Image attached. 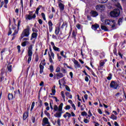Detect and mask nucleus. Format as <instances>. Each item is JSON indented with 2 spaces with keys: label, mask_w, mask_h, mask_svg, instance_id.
I'll use <instances>...</instances> for the list:
<instances>
[{
  "label": "nucleus",
  "mask_w": 126,
  "mask_h": 126,
  "mask_svg": "<svg viewBox=\"0 0 126 126\" xmlns=\"http://www.w3.org/2000/svg\"><path fill=\"white\" fill-rule=\"evenodd\" d=\"M51 46H52L53 49L54 51H56L57 52H60V48L56 47V46H55V43L54 42H51Z\"/></svg>",
  "instance_id": "9d476101"
},
{
  "label": "nucleus",
  "mask_w": 126,
  "mask_h": 126,
  "mask_svg": "<svg viewBox=\"0 0 126 126\" xmlns=\"http://www.w3.org/2000/svg\"><path fill=\"white\" fill-rule=\"evenodd\" d=\"M84 123H85V124H88V123H89V120H88V119H84Z\"/></svg>",
  "instance_id": "6e6d98bb"
},
{
  "label": "nucleus",
  "mask_w": 126,
  "mask_h": 126,
  "mask_svg": "<svg viewBox=\"0 0 126 126\" xmlns=\"http://www.w3.org/2000/svg\"><path fill=\"white\" fill-rule=\"evenodd\" d=\"M120 13L121 11H120V9L117 8L111 11L110 13V15L111 17H118V16H119Z\"/></svg>",
  "instance_id": "20e7f679"
},
{
  "label": "nucleus",
  "mask_w": 126,
  "mask_h": 126,
  "mask_svg": "<svg viewBox=\"0 0 126 126\" xmlns=\"http://www.w3.org/2000/svg\"><path fill=\"white\" fill-rule=\"evenodd\" d=\"M17 48V49H18V53H20V52H21L20 46L18 45Z\"/></svg>",
  "instance_id": "e2e57ef3"
},
{
  "label": "nucleus",
  "mask_w": 126,
  "mask_h": 126,
  "mask_svg": "<svg viewBox=\"0 0 126 126\" xmlns=\"http://www.w3.org/2000/svg\"><path fill=\"white\" fill-rule=\"evenodd\" d=\"M100 27L102 30H104V31H108V28H106V26L101 25Z\"/></svg>",
  "instance_id": "b1692460"
},
{
  "label": "nucleus",
  "mask_w": 126,
  "mask_h": 126,
  "mask_svg": "<svg viewBox=\"0 0 126 126\" xmlns=\"http://www.w3.org/2000/svg\"><path fill=\"white\" fill-rule=\"evenodd\" d=\"M4 74V72H3V71H1L0 74V77H4L3 76Z\"/></svg>",
  "instance_id": "052dcab7"
},
{
  "label": "nucleus",
  "mask_w": 126,
  "mask_h": 126,
  "mask_svg": "<svg viewBox=\"0 0 126 126\" xmlns=\"http://www.w3.org/2000/svg\"><path fill=\"white\" fill-rule=\"evenodd\" d=\"M65 87L66 90H67V91H68V92H70V89L69 88V87L67 86V85H65Z\"/></svg>",
  "instance_id": "58836bf2"
},
{
  "label": "nucleus",
  "mask_w": 126,
  "mask_h": 126,
  "mask_svg": "<svg viewBox=\"0 0 126 126\" xmlns=\"http://www.w3.org/2000/svg\"><path fill=\"white\" fill-rule=\"evenodd\" d=\"M20 24H21V20H19L18 22V25H17L18 30H19V28L20 27Z\"/></svg>",
  "instance_id": "f704fd0d"
},
{
  "label": "nucleus",
  "mask_w": 126,
  "mask_h": 126,
  "mask_svg": "<svg viewBox=\"0 0 126 126\" xmlns=\"http://www.w3.org/2000/svg\"><path fill=\"white\" fill-rule=\"evenodd\" d=\"M123 19H124V18H121L118 20V25H121V24H122V23H123Z\"/></svg>",
  "instance_id": "393cba45"
},
{
  "label": "nucleus",
  "mask_w": 126,
  "mask_h": 126,
  "mask_svg": "<svg viewBox=\"0 0 126 126\" xmlns=\"http://www.w3.org/2000/svg\"><path fill=\"white\" fill-rule=\"evenodd\" d=\"M61 96L62 98H63L64 101L65 100V96H64V92L62 91L61 92Z\"/></svg>",
  "instance_id": "cd10ccee"
},
{
  "label": "nucleus",
  "mask_w": 126,
  "mask_h": 126,
  "mask_svg": "<svg viewBox=\"0 0 126 126\" xmlns=\"http://www.w3.org/2000/svg\"><path fill=\"white\" fill-rule=\"evenodd\" d=\"M46 60L44 59L43 61H41V63H40V64H41V65H46Z\"/></svg>",
  "instance_id": "bb28decb"
},
{
  "label": "nucleus",
  "mask_w": 126,
  "mask_h": 126,
  "mask_svg": "<svg viewBox=\"0 0 126 126\" xmlns=\"http://www.w3.org/2000/svg\"><path fill=\"white\" fill-rule=\"evenodd\" d=\"M28 40H29V38L28 37H25L23 39V41H28Z\"/></svg>",
  "instance_id": "0e129e2a"
},
{
  "label": "nucleus",
  "mask_w": 126,
  "mask_h": 126,
  "mask_svg": "<svg viewBox=\"0 0 126 126\" xmlns=\"http://www.w3.org/2000/svg\"><path fill=\"white\" fill-rule=\"evenodd\" d=\"M18 33V32L16 30H15L14 33H13L12 34V36H15V35L17 34Z\"/></svg>",
  "instance_id": "603ef678"
},
{
  "label": "nucleus",
  "mask_w": 126,
  "mask_h": 126,
  "mask_svg": "<svg viewBox=\"0 0 126 126\" xmlns=\"http://www.w3.org/2000/svg\"><path fill=\"white\" fill-rule=\"evenodd\" d=\"M61 56H62V57H63V58H65V59H66V56H64V55H63V51H62V52H61Z\"/></svg>",
  "instance_id": "864d4df0"
},
{
  "label": "nucleus",
  "mask_w": 126,
  "mask_h": 126,
  "mask_svg": "<svg viewBox=\"0 0 126 126\" xmlns=\"http://www.w3.org/2000/svg\"><path fill=\"white\" fill-rule=\"evenodd\" d=\"M31 60H32V56H29L28 59V63H30V62H31Z\"/></svg>",
  "instance_id": "4c0bfd02"
},
{
  "label": "nucleus",
  "mask_w": 126,
  "mask_h": 126,
  "mask_svg": "<svg viewBox=\"0 0 126 126\" xmlns=\"http://www.w3.org/2000/svg\"><path fill=\"white\" fill-rule=\"evenodd\" d=\"M56 72H60L61 71V68L58 66L56 69Z\"/></svg>",
  "instance_id": "79ce46f5"
},
{
  "label": "nucleus",
  "mask_w": 126,
  "mask_h": 126,
  "mask_svg": "<svg viewBox=\"0 0 126 126\" xmlns=\"http://www.w3.org/2000/svg\"><path fill=\"white\" fill-rule=\"evenodd\" d=\"M82 116H87V113L85 111L82 112L81 113Z\"/></svg>",
  "instance_id": "09e8293b"
},
{
  "label": "nucleus",
  "mask_w": 126,
  "mask_h": 126,
  "mask_svg": "<svg viewBox=\"0 0 126 126\" xmlns=\"http://www.w3.org/2000/svg\"><path fill=\"white\" fill-rule=\"evenodd\" d=\"M111 119H112V120H117V116H115V115L114 114H112L111 115Z\"/></svg>",
  "instance_id": "473e14b6"
},
{
  "label": "nucleus",
  "mask_w": 126,
  "mask_h": 126,
  "mask_svg": "<svg viewBox=\"0 0 126 126\" xmlns=\"http://www.w3.org/2000/svg\"><path fill=\"white\" fill-rule=\"evenodd\" d=\"M65 110H69V109H70V106L69 105H66L65 106Z\"/></svg>",
  "instance_id": "680f3d73"
},
{
  "label": "nucleus",
  "mask_w": 126,
  "mask_h": 126,
  "mask_svg": "<svg viewBox=\"0 0 126 126\" xmlns=\"http://www.w3.org/2000/svg\"><path fill=\"white\" fill-rule=\"evenodd\" d=\"M33 14V11H29V15H26V17H27L28 19L29 20H31V19H33L36 18V14H34L32 16V15Z\"/></svg>",
  "instance_id": "39448f33"
},
{
  "label": "nucleus",
  "mask_w": 126,
  "mask_h": 126,
  "mask_svg": "<svg viewBox=\"0 0 126 126\" xmlns=\"http://www.w3.org/2000/svg\"><path fill=\"white\" fill-rule=\"evenodd\" d=\"M65 94L68 98H69V99H72V95L70 94L69 93L66 92Z\"/></svg>",
  "instance_id": "4be33fe9"
},
{
  "label": "nucleus",
  "mask_w": 126,
  "mask_h": 126,
  "mask_svg": "<svg viewBox=\"0 0 126 126\" xmlns=\"http://www.w3.org/2000/svg\"><path fill=\"white\" fill-rule=\"evenodd\" d=\"M105 8V6L103 5H97L95 6V9L98 11H103Z\"/></svg>",
  "instance_id": "6e6552de"
},
{
  "label": "nucleus",
  "mask_w": 126,
  "mask_h": 126,
  "mask_svg": "<svg viewBox=\"0 0 126 126\" xmlns=\"http://www.w3.org/2000/svg\"><path fill=\"white\" fill-rule=\"evenodd\" d=\"M61 71L63 73H66V70L63 68H61Z\"/></svg>",
  "instance_id": "a18cd8bd"
},
{
  "label": "nucleus",
  "mask_w": 126,
  "mask_h": 126,
  "mask_svg": "<svg viewBox=\"0 0 126 126\" xmlns=\"http://www.w3.org/2000/svg\"><path fill=\"white\" fill-rule=\"evenodd\" d=\"M91 14L93 17H96V16H98V12L95 11H91Z\"/></svg>",
  "instance_id": "f8f14e48"
},
{
  "label": "nucleus",
  "mask_w": 126,
  "mask_h": 126,
  "mask_svg": "<svg viewBox=\"0 0 126 126\" xmlns=\"http://www.w3.org/2000/svg\"><path fill=\"white\" fill-rule=\"evenodd\" d=\"M51 53V57H52L53 59H54L55 58V54H54V53H53V52H50Z\"/></svg>",
  "instance_id": "bf43d9fd"
},
{
  "label": "nucleus",
  "mask_w": 126,
  "mask_h": 126,
  "mask_svg": "<svg viewBox=\"0 0 126 126\" xmlns=\"http://www.w3.org/2000/svg\"><path fill=\"white\" fill-rule=\"evenodd\" d=\"M71 106L73 108L74 111H75V110H76V108L75 107V105H74V104L72 103Z\"/></svg>",
  "instance_id": "13d9d810"
},
{
  "label": "nucleus",
  "mask_w": 126,
  "mask_h": 126,
  "mask_svg": "<svg viewBox=\"0 0 126 126\" xmlns=\"http://www.w3.org/2000/svg\"><path fill=\"white\" fill-rule=\"evenodd\" d=\"M108 1V0H98V2L100 3H106Z\"/></svg>",
  "instance_id": "7c9ffc66"
},
{
  "label": "nucleus",
  "mask_w": 126,
  "mask_h": 126,
  "mask_svg": "<svg viewBox=\"0 0 126 126\" xmlns=\"http://www.w3.org/2000/svg\"><path fill=\"white\" fill-rule=\"evenodd\" d=\"M28 118V112H25L23 116V120H26Z\"/></svg>",
  "instance_id": "412c9836"
},
{
  "label": "nucleus",
  "mask_w": 126,
  "mask_h": 126,
  "mask_svg": "<svg viewBox=\"0 0 126 126\" xmlns=\"http://www.w3.org/2000/svg\"><path fill=\"white\" fill-rule=\"evenodd\" d=\"M15 97L13 96V94H8V100H13Z\"/></svg>",
  "instance_id": "dca6fc26"
},
{
  "label": "nucleus",
  "mask_w": 126,
  "mask_h": 126,
  "mask_svg": "<svg viewBox=\"0 0 126 126\" xmlns=\"http://www.w3.org/2000/svg\"><path fill=\"white\" fill-rule=\"evenodd\" d=\"M30 35V27L27 26L26 29H24L21 34V38L22 39L24 37H29Z\"/></svg>",
  "instance_id": "f257e3e1"
},
{
  "label": "nucleus",
  "mask_w": 126,
  "mask_h": 126,
  "mask_svg": "<svg viewBox=\"0 0 126 126\" xmlns=\"http://www.w3.org/2000/svg\"><path fill=\"white\" fill-rule=\"evenodd\" d=\"M48 56L49 58L50 63H54V62H53V59H52V57L51 56V55L50 54V53H48Z\"/></svg>",
  "instance_id": "a878e982"
},
{
  "label": "nucleus",
  "mask_w": 126,
  "mask_h": 126,
  "mask_svg": "<svg viewBox=\"0 0 126 126\" xmlns=\"http://www.w3.org/2000/svg\"><path fill=\"white\" fill-rule=\"evenodd\" d=\"M76 33H75V32L73 31L72 33V38H74V39H76Z\"/></svg>",
  "instance_id": "2f4dec72"
},
{
  "label": "nucleus",
  "mask_w": 126,
  "mask_h": 126,
  "mask_svg": "<svg viewBox=\"0 0 126 126\" xmlns=\"http://www.w3.org/2000/svg\"><path fill=\"white\" fill-rule=\"evenodd\" d=\"M42 7V5H39L38 7L36 8V10H35V14L37 15H39V10L41 9Z\"/></svg>",
  "instance_id": "aec40b11"
},
{
  "label": "nucleus",
  "mask_w": 126,
  "mask_h": 126,
  "mask_svg": "<svg viewBox=\"0 0 126 126\" xmlns=\"http://www.w3.org/2000/svg\"><path fill=\"white\" fill-rule=\"evenodd\" d=\"M54 17V14H51L49 15V18L52 19Z\"/></svg>",
  "instance_id": "69168bd1"
},
{
  "label": "nucleus",
  "mask_w": 126,
  "mask_h": 126,
  "mask_svg": "<svg viewBox=\"0 0 126 126\" xmlns=\"http://www.w3.org/2000/svg\"><path fill=\"white\" fill-rule=\"evenodd\" d=\"M35 106V102L33 101L32 104L31 108V111H32L33 109H34V106Z\"/></svg>",
  "instance_id": "e433bc0d"
},
{
  "label": "nucleus",
  "mask_w": 126,
  "mask_h": 126,
  "mask_svg": "<svg viewBox=\"0 0 126 126\" xmlns=\"http://www.w3.org/2000/svg\"><path fill=\"white\" fill-rule=\"evenodd\" d=\"M54 110L55 111H59V107H58V105H54Z\"/></svg>",
  "instance_id": "72a5a7b5"
},
{
  "label": "nucleus",
  "mask_w": 126,
  "mask_h": 126,
  "mask_svg": "<svg viewBox=\"0 0 126 126\" xmlns=\"http://www.w3.org/2000/svg\"><path fill=\"white\" fill-rule=\"evenodd\" d=\"M49 32H52L53 31V27H49Z\"/></svg>",
  "instance_id": "338daca9"
},
{
  "label": "nucleus",
  "mask_w": 126,
  "mask_h": 126,
  "mask_svg": "<svg viewBox=\"0 0 126 126\" xmlns=\"http://www.w3.org/2000/svg\"><path fill=\"white\" fill-rule=\"evenodd\" d=\"M105 24L111 26L112 29H116V21L114 20H105Z\"/></svg>",
  "instance_id": "7ed1b4c3"
},
{
  "label": "nucleus",
  "mask_w": 126,
  "mask_h": 126,
  "mask_svg": "<svg viewBox=\"0 0 126 126\" xmlns=\"http://www.w3.org/2000/svg\"><path fill=\"white\" fill-rule=\"evenodd\" d=\"M66 114L67 115V117H68V118H70V117H71V114L68 112H66Z\"/></svg>",
  "instance_id": "5fc2aeb1"
},
{
  "label": "nucleus",
  "mask_w": 126,
  "mask_h": 126,
  "mask_svg": "<svg viewBox=\"0 0 126 126\" xmlns=\"http://www.w3.org/2000/svg\"><path fill=\"white\" fill-rule=\"evenodd\" d=\"M49 67H50V71L51 72L54 71V66H53V65H50Z\"/></svg>",
  "instance_id": "37998d69"
},
{
  "label": "nucleus",
  "mask_w": 126,
  "mask_h": 126,
  "mask_svg": "<svg viewBox=\"0 0 126 126\" xmlns=\"http://www.w3.org/2000/svg\"><path fill=\"white\" fill-rule=\"evenodd\" d=\"M110 86L111 88H113V89H118V87H119V85L117 82L112 81L110 83Z\"/></svg>",
  "instance_id": "423d86ee"
},
{
  "label": "nucleus",
  "mask_w": 126,
  "mask_h": 126,
  "mask_svg": "<svg viewBox=\"0 0 126 126\" xmlns=\"http://www.w3.org/2000/svg\"><path fill=\"white\" fill-rule=\"evenodd\" d=\"M46 125H50V122H49V119L45 117L42 120V125L45 126Z\"/></svg>",
  "instance_id": "1a4fd4ad"
},
{
  "label": "nucleus",
  "mask_w": 126,
  "mask_h": 126,
  "mask_svg": "<svg viewBox=\"0 0 126 126\" xmlns=\"http://www.w3.org/2000/svg\"><path fill=\"white\" fill-rule=\"evenodd\" d=\"M41 16H42L43 20L46 21V16L45 15V13H41Z\"/></svg>",
  "instance_id": "c9c22d12"
},
{
  "label": "nucleus",
  "mask_w": 126,
  "mask_h": 126,
  "mask_svg": "<svg viewBox=\"0 0 126 126\" xmlns=\"http://www.w3.org/2000/svg\"><path fill=\"white\" fill-rule=\"evenodd\" d=\"M56 76L57 79H60V78L63 77V73H58L56 74Z\"/></svg>",
  "instance_id": "4468645a"
},
{
  "label": "nucleus",
  "mask_w": 126,
  "mask_h": 126,
  "mask_svg": "<svg viewBox=\"0 0 126 126\" xmlns=\"http://www.w3.org/2000/svg\"><path fill=\"white\" fill-rule=\"evenodd\" d=\"M60 30H61V28H60V27H58L56 28V29H55L56 35H59Z\"/></svg>",
  "instance_id": "a211bd4d"
},
{
  "label": "nucleus",
  "mask_w": 126,
  "mask_h": 126,
  "mask_svg": "<svg viewBox=\"0 0 126 126\" xmlns=\"http://www.w3.org/2000/svg\"><path fill=\"white\" fill-rule=\"evenodd\" d=\"M12 66L11 65H10L9 66H7V68L8 69V71H9V72H11V71H12Z\"/></svg>",
  "instance_id": "c756f323"
},
{
  "label": "nucleus",
  "mask_w": 126,
  "mask_h": 126,
  "mask_svg": "<svg viewBox=\"0 0 126 126\" xmlns=\"http://www.w3.org/2000/svg\"><path fill=\"white\" fill-rule=\"evenodd\" d=\"M104 64H105V62H102L100 63V66H104Z\"/></svg>",
  "instance_id": "4d7b16f0"
},
{
  "label": "nucleus",
  "mask_w": 126,
  "mask_h": 126,
  "mask_svg": "<svg viewBox=\"0 0 126 126\" xmlns=\"http://www.w3.org/2000/svg\"><path fill=\"white\" fill-rule=\"evenodd\" d=\"M39 86H44V82L43 81H41L39 84Z\"/></svg>",
  "instance_id": "774afa93"
},
{
  "label": "nucleus",
  "mask_w": 126,
  "mask_h": 126,
  "mask_svg": "<svg viewBox=\"0 0 126 126\" xmlns=\"http://www.w3.org/2000/svg\"><path fill=\"white\" fill-rule=\"evenodd\" d=\"M32 31L33 32V33H37V32H38V30H37V29H35L34 28H32Z\"/></svg>",
  "instance_id": "ea45409f"
},
{
  "label": "nucleus",
  "mask_w": 126,
  "mask_h": 126,
  "mask_svg": "<svg viewBox=\"0 0 126 126\" xmlns=\"http://www.w3.org/2000/svg\"><path fill=\"white\" fill-rule=\"evenodd\" d=\"M49 27H53V23H52V21H49L48 22Z\"/></svg>",
  "instance_id": "49530a36"
},
{
  "label": "nucleus",
  "mask_w": 126,
  "mask_h": 126,
  "mask_svg": "<svg viewBox=\"0 0 126 126\" xmlns=\"http://www.w3.org/2000/svg\"><path fill=\"white\" fill-rule=\"evenodd\" d=\"M59 6L61 11H63V10L64 9V5H63V4L61 2L59 3Z\"/></svg>",
  "instance_id": "2eb2a0df"
},
{
  "label": "nucleus",
  "mask_w": 126,
  "mask_h": 126,
  "mask_svg": "<svg viewBox=\"0 0 126 126\" xmlns=\"http://www.w3.org/2000/svg\"><path fill=\"white\" fill-rule=\"evenodd\" d=\"M63 103H61L59 106L58 112H56L54 114V116L55 118H61L62 117V114L63 112Z\"/></svg>",
  "instance_id": "f03ea898"
},
{
  "label": "nucleus",
  "mask_w": 126,
  "mask_h": 126,
  "mask_svg": "<svg viewBox=\"0 0 126 126\" xmlns=\"http://www.w3.org/2000/svg\"><path fill=\"white\" fill-rule=\"evenodd\" d=\"M44 114H45V115H46L48 117H50V113L49 112H48V111H47V110L44 111Z\"/></svg>",
  "instance_id": "a19ab883"
},
{
  "label": "nucleus",
  "mask_w": 126,
  "mask_h": 126,
  "mask_svg": "<svg viewBox=\"0 0 126 126\" xmlns=\"http://www.w3.org/2000/svg\"><path fill=\"white\" fill-rule=\"evenodd\" d=\"M57 124L58 126H61V120L60 119H58L57 120Z\"/></svg>",
  "instance_id": "3c124183"
},
{
  "label": "nucleus",
  "mask_w": 126,
  "mask_h": 126,
  "mask_svg": "<svg viewBox=\"0 0 126 126\" xmlns=\"http://www.w3.org/2000/svg\"><path fill=\"white\" fill-rule=\"evenodd\" d=\"M37 37H38V33L37 32H33L32 34L31 40H32L33 39H37Z\"/></svg>",
  "instance_id": "9b49d317"
},
{
  "label": "nucleus",
  "mask_w": 126,
  "mask_h": 126,
  "mask_svg": "<svg viewBox=\"0 0 126 126\" xmlns=\"http://www.w3.org/2000/svg\"><path fill=\"white\" fill-rule=\"evenodd\" d=\"M66 27H67V23L66 22L63 23L61 26L62 29H66Z\"/></svg>",
  "instance_id": "6ab92c4d"
},
{
  "label": "nucleus",
  "mask_w": 126,
  "mask_h": 126,
  "mask_svg": "<svg viewBox=\"0 0 126 126\" xmlns=\"http://www.w3.org/2000/svg\"><path fill=\"white\" fill-rule=\"evenodd\" d=\"M99 27H100V26L97 24L92 25V29H93V30L96 31Z\"/></svg>",
  "instance_id": "ddd939ff"
},
{
  "label": "nucleus",
  "mask_w": 126,
  "mask_h": 126,
  "mask_svg": "<svg viewBox=\"0 0 126 126\" xmlns=\"http://www.w3.org/2000/svg\"><path fill=\"white\" fill-rule=\"evenodd\" d=\"M74 63L76 65V66H77V67H80V65L77 61H75Z\"/></svg>",
  "instance_id": "c85d7f7f"
},
{
  "label": "nucleus",
  "mask_w": 126,
  "mask_h": 126,
  "mask_svg": "<svg viewBox=\"0 0 126 126\" xmlns=\"http://www.w3.org/2000/svg\"><path fill=\"white\" fill-rule=\"evenodd\" d=\"M28 43V41H24L22 43V46L23 47H25V46H26V43Z\"/></svg>",
  "instance_id": "c03bdc74"
},
{
  "label": "nucleus",
  "mask_w": 126,
  "mask_h": 126,
  "mask_svg": "<svg viewBox=\"0 0 126 126\" xmlns=\"http://www.w3.org/2000/svg\"><path fill=\"white\" fill-rule=\"evenodd\" d=\"M39 68H40V71L39 73L40 74H42L44 71V65L39 64Z\"/></svg>",
  "instance_id": "f3484780"
},
{
  "label": "nucleus",
  "mask_w": 126,
  "mask_h": 126,
  "mask_svg": "<svg viewBox=\"0 0 126 126\" xmlns=\"http://www.w3.org/2000/svg\"><path fill=\"white\" fill-rule=\"evenodd\" d=\"M32 50H33V45L31 44L28 47V57H32V55L33 54V52H32Z\"/></svg>",
  "instance_id": "0eeeda50"
},
{
  "label": "nucleus",
  "mask_w": 126,
  "mask_h": 126,
  "mask_svg": "<svg viewBox=\"0 0 126 126\" xmlns=\"http://www.w3.org/2000/svg\"><path fill=\"white\" fill-rule=\"evenodd\" d=\"M0 82L4 83L6 80V78L4 79V77H0Z\"/></svg>",
  "instance_id": "5701e85b"
},
{
  "label": "nucleus",
  "mask_w": 126,
  "mask_h": 126,
  "mask_svg": "<svg viewBox=\"0 0 126 126\" xmlns=\"http://www.w3.org/2000/svg\"><path fill=\"white\" fill-rule=\"evenodd\" d=\"M116 6H117V7L119 8L120 9H122V6H121V4L120 3H118L117 4H116Z\"/></svg>",
  "instance_id": "8fccbe9b"
},
{
  "label": "nucleus",
  "mask_w": 126,
  "mask_h": 126,
  "mask_svg": "<svg viewBox=\"0 0 126 126\" xmlns=\"http://www.w3.org/2000/svg\"><path fill=\"white\" fill-rule=\"evenodd\" d=\"M88 114L89 115H88V117H89V118H90V117H92V113H91V111L89 110L88 111Z\"/></svg>",
  "instance_id": "de8ad7c7"
}]
</instances>
